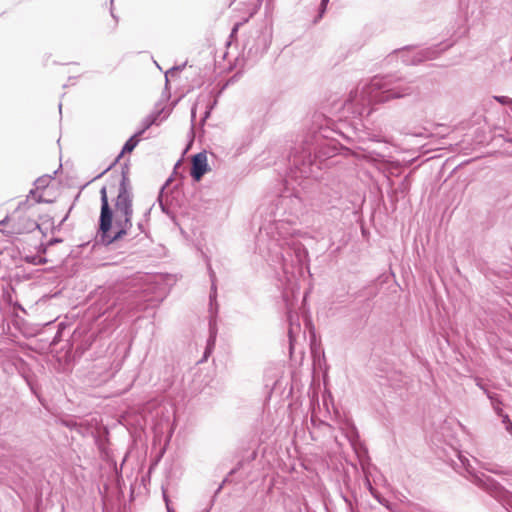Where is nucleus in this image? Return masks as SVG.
Masks as SVG:
<instances>
[{
	"mask_svg": "<svg viewBox=\"0 0 512 512\" xmlns=\"http://www.w3.org/2000/svg\"><path fill=\"white\" fill-rule=\"evenodd\" d=\"M101 214H100V241L105 245L121 239L132 227L133 192L126 174H122L119 183L118 194L115 199V222L113 224V212L109 206L106 187L100 190Z\"/></svg>",
	"mask_w": 512,
	"mask_h": 512,
	"instance_id": "nucleus-1",
	"label": "nucleus"
},
{
	"mask_svg": "<svg viewBox=\"0 0 512 512\" xmlns=\"http://www.w3.org/2000/svg\"><path fill=\"white\" fill-rule=\"evenodd\" d=\"M413 88L410 85H392L383 78L375 77L361 91L362 101L386 102L391 99H398L410 95Z\"/></svg>",
	"mask_w": 512,
	"mask_h": 512,
	"instance_id": "nucleus-2",
	"label": "nucleus"
},
{
	"mask_svg": "<svg viewBox=\"0 0 512 512\" xmlns=\"http://www.w3.org/2000/svg\"><path fill=\"white\" fill-rule=\"evenodd\" d=\"M208 171L207 155L204 152L197 153L192 158L191 176L199 181Z\"/></svg>",
	"mask_w": 512,
	"mask_h": 512,
	"instance_id": "nucleus-3",
	"label": "nucleus"
},
{
	"mask_svg": "<svg viewBox=\"0 0 512 512\" xmlns=\"http://www.w3.org/2000/svg\"><path fill=\"white\" fill-rule=\"evenodd\" d=\"M37 228H39V225L36 221L27 217H22L17 222L13 223L11 232L15 234H22L32 232Z\"/></svg>",
	"mask_w": 512,
	"mask_h": 512,
	"instance_id": "nucleus-4",
	"label": "nucleus"
},
{
	"mask_svg": "<svg viewBox=\"0 0 512 512\" xmlns=\"http://www.w3.org/2000/svg\"><path fill=\"white\" fill-rule=\"evenodd\" d=\"M144 133V130H140L139 132L135 133L130 139L126 141L124 144L121 155L124 153H130L133 151V149L137 146L139 142V137Z\"/></svg>",
	"mask_w": 512,
	"mask_h": 512,
	"instance_id": "nucleus-5",
	"label": "nucleus"
},
{
	"mask_svg": "<svg viewBox=\"0 0 512 512\" xmlns=\"http://www.w3.org/2000/svg\"><path fill=\"white\" fill-rule=\"evenodd\" d=\"M299 329H300L299 324L294 325L292 322L290 323V328H289V331H288V335H289L290 348L291 349L293 348V343H294V333H295L296 330H299Z\"/></svg>",
	"mask_w": 512,
	"mask_h": 512,
	"instance_id": "nucleus-6",
	"label": "nucleus"
},
{
	"mask_svg": "<svg viewBox=\"0 0 512 512\" xmlns=\"http://www.w3.org/2000/svg\"><path fill=\"white\" fill-rule=\"evenodd\" d=\"M485 392L487 393V396L492 401V405H493L495 411L497 413H500L501 412L500 401L494 395H492L491 393L487 392L486 390H485Z\"/></svg>",
	"mask_w": 512,
	"mask_h": 512,
	"instance_id": "nucleus-7",
	"label": "nucleus"
},
{
	"mask_svg": "<svg viewBox=\"0 0 512 512\" xmlns=\"http://www.w3.org/2000/svg\"><path fill=\"white\" fill-rule=\"evenodd\" d=\"M368 486H369V490L371 492V494L382 504V505H385V506H388L387 504V501L380 498V496L378 495V493L373 489V487L371 486V484L368 482Z\"/></svg>",
	"mask_w": 512,
	"mask_h": 512,
	"instance_id": "nucleus-8",
	"label": "nucleus"
},
{
	"mask_svg": "<svg viewBox=\"0 0 512 512\" xmlns=\"http://www.w3.org/2000/svg\"><path fill=\"white\" fill-rule=\"evenodd\" d=\"M156 119H157V116H151V117L146 118L145 122H144V127L142 130L145 131L146 129H148L152 124L155 123Z\"/></svg>",
	"mask_w": 512,
	"mask_h": 512,
	"instance_id": "nucleus-9",
	"label": "nucleus"
},
{
	"mask_svg": "<svg viewBox=\"0 0 512 512\" xmlns=\"http://www.w3.org/2000/svg\"><path fill=\"white\" fill-rule=\"evenodd\" d=\"M494 99L501 104H512V99L506 96H494Z\"/></svg>",
	"mask_w": 512,
	"mask_h": 512,
	"instance_id": "nucleus-10",
	"label": "nucleus"
},
{
	"mask_svg": "<svg viewBox=\"0 0 512 512\" xmlns=\"http://www.w3.org/2000/svg\"><path fill=\"white\" fill-rule=\"evenodd\" d=\"M210 276H211V279H212V291H213V295L211 294V295H210V298L212 299V298L215 296V289H216V288H215V283H214V277H215V275H214V273H213V272H211Z\"/></svg>",
	"mask_w": 512,
	"mask_h": 512,
	"instance_id": "nucleus-11",
	"label": "nucleus"
},
{
	"mask_svg": "<svg viewBox=\"0 0 512 512\" xmlns=\"http://www.w3.org/2000/svg\"><path fill=\"white\" fill-rule=\"evenodd\" d=\"M164 500L166 502V507H167V511L168 512H175L174 509H172L169 505V500H168V497L166 496V494L164 493Z\"/></svg>",
	"mask_w": 512,
	"mask_h": 512,
	"instance_id": "nucleus-12",
	"label": "nucleus"
},
{
	"mask_svg": "<svg viewBox=\"0 0 512 512\" xmlns=\"http://www.w3.org/2000/svg\"><path fill=\"white\" fill-rule=\"evenodd\" d=\"M504 422L507 423V429H510L512 427V423L510 422L508 415H505Z\"/></svg>",
	"mask_w": 512,
	"mask_h": 512,
	"instance_id": "nucleus-13",
	"label": "nucleus"
},
{
	"mask_svg": "<svg viewBox=\"0 0 512 512\" xmlns=\"http://www.w3.org/2000/svg\"><path fill=\"white\" fill-rule=\"evenodd\" d=\"M328 1H329V0H322V1H321L322 12L324 11L325 6L327 5Z\"/></svg>",
	"mask_w": 512,
	"mask_h": 512,
	"instance_id": "nucleus-14",
	"label": "nucleus"
},
{
	"mask_svg": "<svg viewBox=\"0 0 512 512\" xmlns=\"http://www.w3.org/2000/svg\"><path fill=\"white\" fill-rule=\"evenodd\" d=\"M301 255H303L304 257H306V256H307V251H306V250H303L302 252H299V253L297 254V256H298L299 258L301 257Z\"/></svg>",
	"mask_w": 512,
	"mask_h": 512,
	"instance_id": "nucleus-15",
	"label": "nucleus"
},
{
	"mask_svg": "<svg viewBox=\"0 0 512 512\" xmlns=\"http://www.w3.org/2000/svg\"><path fill=\"white\" fill-rule=\"evenodd\" d=\"M191 112H192V118H195L196 108H195V107H193Z\"/></svg>",
	"mask_w": 512,
	"mask_h": 512,
	"instance_id": "nucleus-16",
	"label": "nucleus"
},
{
	"mask_svg": "<svg viewBox=\"0 0 512 512\" xmlns=\"http://www.w3.org/2000/svg\"><path fill=\"white\" fill-rule=\"evenodd\" d=\"M9 221H11V219L7 217V218H6L4 221H2L1 223H5V222H9Z\"/></svg>",
	"mask_w": 512,
	"mask_h": 512,
	"instance_id": "nucleus-17",
	"label": "nucleus"
},
{
	"mask_svg": "<svg viewBox=\"0 0 512 512\" xmlns=\"http://www.w3.org/2000/svg\"><path fill=\"white\" fill-rule=\"evenodd\" d=\"M460 460L462 462V465L466 466V463L464 462V460L462 459V457L460 456Z\"/></svg>",
	"mask_w": 512,
	"mask_h": 512,
	"instance_id": "nucleus-18",
	"label": "nucleus"
}]
</instances>
